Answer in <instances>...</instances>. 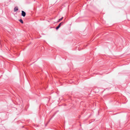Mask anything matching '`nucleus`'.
Segmentation results:
<instances>
[{
	"mask_svg": "<svg viewBox=\"0 0 130 130\" xmlns=\"http://www.w3.org/2000/svg\"><path fill=\"white\" fill-rule=\"evenodd\" d=\"M63 24V22H61L60 23L58 26L56 27V30H58L61 26Z\"/></svg>",
	"mask_w": 130,
	"mask_h": 130,
	"instance_id": "obj_1",
	"label": "nucleus"
},
{
	"mask_svg": "<svg viewBox=\"0 0 130 130\" xmlns=\"http://www.w3.org/2000/svg\"><path fill=\"white\" fill-rule=\"evenodd\" d=\"M26 14V13L24 11H22L21 15L23 17L25 16Z\"/></svg>",
	"mask_w": 130,
	"mask_h": 130,
	"instance_id": "obj_2",
	"label": "nucleus"
},
{
	"mask_svg": "<svg viewBox=\"0 0 130 130\" xmlns=\"http://www.w3.org/2000/svg\"><path fill=\"white\" fill-rule=\"evenodd\" d=\"M18 7H16L14 9V12H16L17 11H18Z\"/></svg>",
	"mask_w": 130,
	"mask_h": 130,
	"instance_id": "obj_3",
	"label": "nucleus"
},
{
	"mask_svg": "<svg viewBox=\"0 0 130 130\" xmlns=\"http://www.w3.org/2000/svg\"><path fill=\"white\" fill-rule=\"evenodd\" d=\"M19 21L21 22V23H22L23 24V20L22 19H20L19 20Z\"/></svg>",
	"mask_w": 130,
	"mask_h": 130,
	"instance_id": "obj_4",
	"label": "nucleus"
},
{
	"mask_svg": "<svg viewBox=\"0 0 130 130\" xmlns=\"http://www.w3.org/2000/svg\"><path fill=\"white\" fill-rule=\"evenodd\" d=\"M63 17H62L61 18L59 19V20H58V22H59V21H61L62 20V19H63Z\"/></svg>",
	"mask_w": 130,
	"mask_h": 130,
	"instance_id": "obj_5",
	"label": "nucleus"
},
{
	"mask_svg": "<svg viewBox=\"0 0 130 130\" xmlns=\"http://www.w3.org/2000/svg\"><path fill=\"white\" fill-rule=\"evenodd\" d=\"M50 120L49 121L47 122V124L48 123V122H50Z\"/></svg>",
	"mask_w": 130,
	"mask_h": 130,
	"instance_id": "obj_6",
	"label": "nucleus"
}]
</instances>
